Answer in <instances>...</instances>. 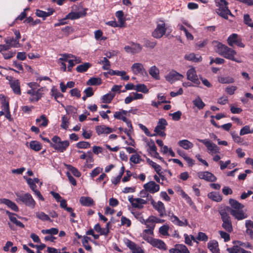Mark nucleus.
Returning a JSON list of instances; mask_svg holds the SVG:
<instances>
[{
	"mask_svg": "<svg viewBox=\"0 0 253 253\" xmlns=\"http://www.w3.org/2000/svg\"><path fill=\"white\" fill-rule=\"evenodd\" d=\"M208 236L204 232H199L196 239L200 241L206 242L208 240Z\"/></svg>",
	"mask_w": 253,
	"mask_h": 253,
	"instance_id": "0e129e2a",
	"label": "nucleus"
},
{
	"mask_svg": "<svg viewBox=\"0 0 253 253\" xmlns=\"http://www.w3.org/2000/svg\"><path fill=\"white\" fill-rule=\"evenodd\" d=\"M229 253H252L250 251H246L238 245H234L231 248L227 249Z\"/></svg>",
	"mask_w": 253,
	"mask_h": 253,
	"instance_id": "a878e982",
	"label": "nucleus"
},
{
	"mask_svg": "<svg viewBox=\"0 0 253 253\" xmlns=\"http://www.w3.org/2000/svg\"><path fill=\"white\" fill-rule=\"evenodd\" d=\"M175 247L177 248L179 253H190L186 246L182 244H176Z\"/></svg>",
	"mask_w": 253,
	"mask_h": 253,
	"instance_id": "bf43d9fd",
	"label": "nucleus"
},
{
	"mask_svg": "<svg viewBox=\"0 0 253 253\" xmlns=\"http://www.w3.org/2000/svg\"><path fill=\"white\" fill-rule=\"evenodd\" d=\"M130 161L134 164H139L143 160L141 158V157L138 154L132 155L129 159Z\"/></svg>",
	"mask_w": 253,
	"mask_h": 253,
	"instance_id": "5fc2aeb1",
	"label": "nucleus"
},
{
	"mask_svg": "<svg viewBox=\"0 0 253 253\" xmlns=\"http://www.w3.org/2000/svg\"><path fill=\"white\" fill-rule=\"evenodd\" d=\"M208 197L213 201L220 202L222 200L221 196L218 193L211 192L208 194Z\"/></svg>",
	"mask_w": 253,
	"mask_h": 253,
	"instance_id": "a19ab883",
	"label": "nucleus"
},
{
	"mask_svg": "<svg viewBox=\"0 0 253 253\" xmlns=\"http://www.w3.org/2000/svg\"><path fill=\"white\" fill-rule=\"evenodd\" d=\"M185 59L187 60L195 62H199L202 60L201 56L196 57L194 53H190L185 55Z\"/></svg>",
	"mask_w": 253,
	"mask_h": 253,
	"instance_id": "79ce46f5",
	"label": "nucleus"
},
{
	"mask_svg": "<svg viewBox=\"0 0 253 253\" xmlns=\"http://www.w3.org/2000/svg\"><path fill=\"white\" fill-rule=\"evenodd\" d=\"M52 143H51V147L60 153L66 151L70 145L68 140L61 141L60 137L57 135L54 136L52 137Z\"/></svg>",
	"mask_w": 253,
	"mask_h": 253,
	"instance_id": "7ed1b4c3",
	"label": "nucleus"
},
{
	"mask_svg": "<svg viewBox=\"0 0 253 253\" xmlns=\"http://www.w3.org/2000/svg\"><path fill=\"white\" fill-rule=\"evenodd\" d=\"M198 140L199 142L203 143L211 153L215 154L219 153V147L215 144L213 143L212 142H211L210 140L208 139H198Z\"/></svg>",
	"mask_w": 253,
	"mask_h": 253,
	"instance_id": "1a4fd4ad",
	"label": "nucleus"
},
{
	"mask_svg": "<svg viewBox=\"0 0 253 253\" xmlns=\"http://www.w3.org/2000/svg\"><path fill=\"white\" fill-rule=\"evenodd\" d=\"M0 100L1 101L2 110L5 112L9 111V101L6 99L4 95L2 94H0Z\"/></svg>",
	"mask_w": 253,
	"mask_h": 253,
	"instance_id": "c85d7f7f",
	"label": "nucleus"
},
{
	"mask_svg": "<svg viewBox=\"0 0 253 253\" xmlns=\"http://www.w3.org/2000/svg\"><path fill=\"white\" fill-rule=\"evenodd\" d=\"M221 216V219L223 222L222 224V228L227 232L231 233L233 231V226L231 218L229 214L225 209H222L219 211Z\"/></svg>",
	"mask_w": 253,
	"mask_h": 253,
	"instance_id": "39448f33",
	"label": "nucleus"
},
{
	"mask_svg": "<svg viewBox=\"0 0 253 253\" xmlns=\"http://www.w3.org/2000/svg\"><path fill=\"white\" fill-rule=\"evenodd\" d=\"M51 95L54 96V99L58 102L57 99L59 97H63V95L60 93L57 89L55 88L54 87H53L51 89Z\"/></svg>",
	"mask_w": 253,
	"mask_h": 253,
	"instance_id": "864d4df0",
	"label": "nucleus"
},
{
	"mask_svg": "<svg viewBox=\"0 0 253 253\" xmlns=\"http://www.w3.org/2000/svg\"><path fill=\"white\" fill-rule=\"evenodd\" d=\"M216 12L219 16L225 19H228V15L233 16L227 6H219V8L216 9Z\"/></svg>",
	"mask_w": 253,
	"mask_h": 253,
	"instance_id": "f3484780",
	"label": "nucleus"
},
{
	"mask_svg": "<svg viewBox=\"0 0 253 253\" xmlns=\"http://www.w3.org/2000/svg\"><path fill=\"white\" fill-rule=\"evenodd\" d=\"M169 229V227L168 225H164L162 226H161L159 228V232L161 234L166 236L168 235V231Z\"/></svg>",
	"mask_w": 253,
	"mask_h": 253,
	"instance_id": "774afa93",
	"label": "nucleus"
},
{
	"mask_svg": "<svg viewBox=\"0 0 253 253\" xmlns=\"http://www.w3.org/2000/svg\"><path fill=\"white\" fill-rule=\"evenodd\" d=\"M36 216L37 218H39L40 219L43 221H52V220L50 218L49 216L43 212H37L36 213Z\"/></svg>",
	"mask_w": 253,
	"mask_h": 253,
	"instance_id": "37998d69",
	"label": "nucleus"
},
{
	"mask_svg": "<svg viewBox=\"0 0 253 253\" xmlns=\"http://www.w3.org/2000/svg\"><path fill=\"white\" fill-rule=\"evenodd\" d=\"M16 54V51H9L7 52H5L4 53H2V56L4 59L7 60L10 59L15 56Z\"/></svg>",
	"mask_w": 253,
	"mask_h": 253,
	"instance_id": "338daca9",
	"label": "nucleus"
},
{
	"mask_svg": "<svg viewBox=\"0 0 253 253\" xmlns=\"http://www.w3.org/2000/svg\"><path fill=\"white\" fill-rule=\"evenodd\" d=\"M29 147L31 149L36 152L39 151L42 149L41 143L36 140L31 141L30 142Z\"/></svg>",
	"mask_w": 253,
	"mask_h": 253,
	"instance_id": "473e14b6",
	"label": "nucleus"
},
{
	"mask_svg": "<svg viewBox=\"0 0 253 253\" xmlns=\"http://www.w3.org/2000/svg\"><path fill=\"white\" fill-rule=\"evenodd\" d=\"M144 188L146 191L151 193H155L160 190L159 185L156 184L154 181H151L144 185Z\"/></svg>",
	"mask_w": 253,
	"mask_h": 253,
	"instance_id": "ddd939ff",
	"label": "nucleus"
},
{
	"mask_svg": "<svg viewBox=\"0 0 253 253\" xmlns=\"http://www.w3.org/2000/svg\"><path fill=\"white\" fill-rule=\"evenodd\" d=\"M80 202L82 205L86 207H90L94 205L93 199L89 197H82L80 198Z\"/></svg>",
	"mask_w": 253,
	"mask_h": 253,
	"instance_id": "cd10ccee",
	"label": "nucleus"
},
{
	"mask_svg": "<svg viewBox=\"0 0 253 253\" xmlns=\"http://www.w3.org/2000/svg\"><path fill=\"white\" fill-rule=\"evenodd\" d=\"M28 86L30 88L27 91L30 95L29 100L30 102H38L44 94V91L47 90L45 87H41L40 84L36 82H30L28 84Z\"/></svg>",
	"mask_w": 253,
	"mask_h": 253,
	"instance_id": "f257e3e1",
	"label": "nucleus"
},
{
	"mask_svg": "<svg viewBox=\"0 0 253 253\" xmlns=\"http://www.w3.org/2000/svg\"><path fill=\"white\" fill-rule=\"evenodd\" d=\"M218 81L221 84H231L233 83L235 80L231 77L220 76L218 78Z\"/></svg>",
	"mask_w": 253,
	"mask_h": 253,
	"instance_id": "f704fd0d",
	"label": "nucleus"
},
{
	"mask_svg": "<svg viewBox=\"0 0 253 253\" xmlns=\"http://www.w3.org/2000/svg\"><path fill=\"white\" fill-rule=\"evenodd\" d=\"M167 125L168 123L165 119H160L157 126L155 127L154 130H165Z\"/></svg>",
	"mask_w": 253,
	"mask_h": 253,
	"instance_id": "7c9ffc66",
	"label": "nucleus"
},
{
	"mask_svg": "<svg viewBox=\"0 0 253 253\" xmlns=\"http://www.w3.org/2000/svg\"><path fill=\"white\" fill-rule=\"evenodd\" d=\"M155 227V224H152V225H147L146 227L148 228L147 229H145L143 231V236L144 235L146 237V238H149L148 237H147L146 234H149L151 235H153V231L154 229V228Z\"/></svg>",
	"mask_w": 253,
	"mask_h": 253,
	"instance_id": "8fccbe9b",
	"label": "nucleus"
},
{
	"mask_svg": "<svg viewBox=\"0 0 253 253\" xmlns=\"http://www.w3.org/2000/svg\"><path fill=\"white\" fill-rule=\"evenodd\" d=\"M147 163H148L150 166H151L155 169L156 172L160 174V172L161 171L162 168L161 167L157 164L156 163L154 162L153 161L150 160V159L148 158H146Z\"/></svg>",
	"mask_w": 253,
	"mask_h": 253,
	"instance_id": "ea45409f",
	"label": "nucleus"
},
{
	"mask_svg": "<svg viewBox=\"0 0 253 253\" xmlns=\"http://www.w3.org/2000/svg\"><path fill=\"white\" fill-rule=\"evenodd\" d=\"M244 22L245 24L253 28V22L248 14H246L244 15Z\"/></svg>",
	"mask_w": 253,
	"mask_h": 253,
	"instance_id": "680f3d73",
	"label": "nucleus"
},
{
	"mask_svg": "<svg viewBox=\"0 0 253 253\" xmlns=\"http://www.w3.org/2000/svg\"><path fill=\"white\" fill-rule=\"evenodd\" d=\"M5 43L9 44L12 47H17L19 44V41H17L13 37H8L4 39Z\"/></svg>",
	"mask_w": 253,
	"mask_h": 253,
	"instance_id": "c9c22d12",
	"label": "nucleus"
},
{
	"mask_svg": "<svg viewBox=\"0 0 253 253\" xmlns=\"http://www.w3.org/2000/svg\"><path fill=\"white\" fill-rule=\"evenodd\" d=\"M66 168L68 169H69L70 171H71L72 173V174L78 177H79L81 175V173L79 171V170L76 168L75 167H74L73 166L70 165H66Z\"/></svg>",
	"mask_w": 253,
	"mask_h": 253,
	"instance_id": "49530a36",
	"label": "nucleus"
},
{
	"mask_svg": "<svg viewBox=\"0 0 253 253\" xmlns=\"http://www.w3.org/2000/svg\"><path fill=\"white\" fill-rule=\"evenodd\" d=\"M135 90L137 91L142 92L144 93H147L149 92V89L144 84H138L135 86Z\"/></svg>",
	"mask_w": 253,
	"mask_h": 253,
	"instance_id": "3c124183",
	"label": "nucleus"
},
{
	"mask_svg": "<svg viewBox=\"0 0 253 253\" xmlns=\"http://www.w3.org/2000/svg\"><path fill=\"white\" fill-rule=\"evenodd\" d=\"M143 239L150 243L154 247L158 248L162 250H166L167 249V245L165 242L160 239H155L153 238H146L145 236H143Z\"/></svg>",
	"mask_w": 253,
	"mask_h": 253,
	"instance_id": "0eeeda50",
	"label": "nucleus"
},
{
	"mask_svg": "<svg viewBox=\"0 0 253 253\" xmlns=\"http://www.w3.org/2000/svg\"><path fill=\"white\" fill-rule=\"evenodd\" d=\"M6 79L9 82V85L13 92L17 95H21L20 83L18 80H13L12 77H7Z\"/></svg>",
	"mask_w": 253,
	"mask_h": 253,
	"instance_id": "6e6552de",
	"label": "nucleus"
},
{
	"mask_svg": "<svg viewBox=\"0 0 253 253\" xmlns=\"http://www.w3.org/2000/svg\"><path fill=\"white\" fill-rule=\"evenodd\" d=\"M91 66V65L89 63H85L77 66L76 70L79 73H84L86 72Z\"/></svg>",
	"mask_w": 253,
	"mask_h": 253,
	"instance_id": "e433bc0d",
	"label": "nucleus"
},
{
	"mask_svg": "<svg viewBox=\"0 0 253 253\" xmlns=\"http://www.w3.org/2000/svg\"><path fill=\"white\" fill-rule=\"evenodd\" d=\"M6 214L8 215L10 220L17 226L21 228H24V225L20 221L18 220L15 216H14V215H17L16 214L11 212L8 211H6Z\"/></svg>",
	"mask_w": 253,
	"mask_h": 253,
	"instance_id": "b1692460",
	"label": "nucleus"
},
{
	"mask_svg": "<svg viewBox=\"0 0 253 253\" xmlns=\"http://www.w3.org/2000/svg\"><path fill=\"white\" fill-rule=\"evenodd\" d=\"M178 144L179 146L185 150H188L193 147V144L187 139H183L179 141Z\"/></svg>",
	"mask_w": 253,
	"mask_h": 253,
	"instance_id": "c756f323",
	"label": "nucleus"
},
{
	"mask_svg": "<svg viewBox=\"0 0 253 253\" xmlns=\"http://www.w3.org/2000/svg\"><path fill=\"white\" fill-rule=\"evenodd\" d=\"M167 28L163 20L159 19L156 22V27L152 33V36L154 38L159 39L166 33Z\"/></svg>",
	"mask_w": 253,
	"mask_h": 253,
	"instance_id": "20e7f679",
	"label": "nucleus"
},
{
	"mask_svg": "<svg viewBox=\"0 0 253 253\" xmlns=\"http://www.w3.org/2000/svg\"><path fill=\"white\" fill-rule=\"evenodd\" d=\"M183 76L175 71L170 72L166 76V79L171 84L176 81L180 80Z\"/></svg>",
	"mask_w": 253,
	"mask_h": 253,
	"instance_id": "4468645a",
	"label": "nucleus"
},
{
	"mask_svg": "<svg viewBox=\"0 0 253 253\" xmlns=\"http://www.w3.org/2000/svg\"><path fill=\"white\" fill-rule=\"evenodd\" d=\"M77 147L80 149H86L90 147V144L88 142L80 141L77 144Z\"/></svg>",
	"mask_w": 253,
	"mask_h": 253,
	"instance_id": "69168bd1",
	"label": "nucleus"
},
{
	"mask_svg": "<svg viewBox=\"0 0 253 253\" xmlns=\"http://www.w3.org/2000/svg\"><path fill=\"white\" fill-rule=\"evenodd\" d=\"M253 129H251L249 126H245L240 130V135H243L249 133H253Z\"/></svg>",
	"mask_w": 253,
	"mask_h": 253,
	"instance_id": "13d9d810",
	"label": "nucleus"
},
{
	"mask_svg": "<svg viewBox=\"0 0 253 253\" xmlns=\"http://www.w3.org/2000/svg\"><path fill=\"white\" fill-rule=\"evenodd\" d=\"M157 44L156 41H152L149 40H146L144 41V46L150 48H153Z\"/></svg>",
	"mask_w": 253,
	"mask_h": 253,
	"instance_id": "e2e57ef3",
	"label": "nucleus"
},
{
	"mask_svg": "<svg viewBox=\"0 0 253 253\" xmlns=\"http://www.w3.org/2000/svg\"><path fill=\"white\" fill-rule=\"evenodd\" d=\"M86 15V9L79 12H71L67 15L66 19H77Z\"/></svg>",
	"mask_w": 253,
	"mask_h": 253,
	"instance_id": "5701e85b",
	"label": "nucleus"
},
{
	"mask_svg": "<svg viewBox=\"0 0 253 253\" xmlns=\"http://www.w3.org/2000/svg\"><path fill=\"white\" fill-rule=\"evenodd\" d=\"M193 103L199 110L202 109L205 106L204 102L199 96L193 101Z\"/></svg>",
	"mask_w": 253,
	"mask_h": 253,
	"instance_id": "c03bdc74",
	"label": "nucleus"
},
{
	"mask_svg": "<svg viewBox=\"0 0 253 253\" xmlns=\"http://www.w3.org/2000/svg\"><path fill=\"white\" fill-rule=\"evenodd\" d=\"M228 45L230 46H233L234 45L240 47H244L245 44L242 42V39L240 37L235 33L230 35L227 40Z\"/></svg>",
	"mask_w": 253,
	"mask_h": 253,
	"instance_id": "423d86ee",
	"label": "nucleus"
},
{
	"mask_svg": "<svg viewBox=\"0 0 253 253\" xmlns=\"http://www.w3.org/2000/svg\"><path fill=\"white\" fill-rule=\"evenodd\" d=\"M230 214L238 220H242L247 217V214L241 210H230Z\"/></svg>",
	"mask_w": 253,
	"mask_h": 253,
	"instance_id": "a211bd4d",
	"label": "nucleus"
},
{
	"mask_svg": "<svg viewBox=\"0 0 253 253\" xmlns=\"http://www.w3.org/2000/svg\"><path fill=\"white\" fill-rule=\"evenodd\" d=\"M214 50L220 55L222 56L227 45L217 41H213L212 42Z\"/></svg>",
	"mask_w": 253,
	"mask_h": 253,
	"instance_id": "6ab92c4d",
	"label": "nucleus"
},
{
	"mask_svg": "<svg viewBox=\"0 0 253 253\" xmlns=\"http://www.w3.org/2000/svg\"><path fill=\"white\" fill-rule=\"evenodd\" d=\"M42 121V123L40 124V126L46 127L48 125V120L46 118L45 115H42L40 118H37L36 120V122L37 123H39L41 121Z\"/></svg>",
	"mask_w": 253,
	"mask_h": 253,
	"instance_id": "4c0bfd02",
	"label": "nucleus"
},
{
	"mask_svg": "<svg viewBox=\"0 0 253 253\" xmlns=\"http://www.w3.org/2000/svg\"><path fill=\"white\" fill-rule=\"evenodd\" d=\"M58 229L56 228H51L48 229H42L41 232L43 234H50V235H56L58 233Z\"/></svg>",
	"mask_w": 253,
	"mask_h": 253,
	"instance_id": "09e8293b",
	"label": "nucleus"
},
{
	"mask_svg": "<svg viewBox=\"0 0 253 253\" xmlns=\"http://www.w3.org/2000/svg\"><path fill=\"white\" fill-rule=\"evenodd\" d=\"M152 206L159 213L160 217H163L166 214L165 205L161 201H158L156 203L155 201H153Z\"/></svg>",
	"mask_w": 253,
	"mask_h": 253,
	"instance_id": "2eb2a0df",
	"label": "nucleus"
},
{
	"mask_svg": "<svg viewBox=\"0 0 253 253\" xmlns=\"http://www.w3.org/2000/svg\"><path fill=\"white\" fill-rule=\"evenodd\" d=\"M170 216V220L175 225L179 226H185L188 225V221L185 219L184 221H181L178 217L172 213L171 215H169Z\"/></svg>",
	"mask_w": 253,
	"mask_h": 253,
	"instance_id": "393cba45",
	"label": "nucleus"
},
{
	"mask_svg": "<svg viewBox=\"0 0 253 253\" xmlns=\"http://www.w3.org/2000/svg\"><path fill=\"white\" fill-rule=\"evenodd\" d=\"M229 202L232 208V210H239L242 209L244 207L243 205L234 199H230Z\"/></svg>",
	"mask_w": 253,
	"mask_h": 253,
	"instance_id": "2f4dec72",
	"label": "nucleus"
},
{
	"mask_svg": "<svg viewBox=\"0 0 253 253\" xmlns=\"http://www.w3.org/2000/svg\"><path fill=\"white\" fill-rule=\"evenodd\" d=\"M236 54L237 52L235 50L227 46L226 47H225V49L223 52L222 56L236 62L241 63V61L240 60L237 59L235 57V55H236Z\"/></svg>",
	"mask_w": 253,
	"mask_h": 253,
	"instance_id": "9d476101",
	"label": "nucleus"
},
{
	"mask_svg": "<svg viewBox=\"0 0 253 253\" xmlns=\"http://www.w3.org/2000/svg\"><path fill=\"white\" fill-rule=\"evenodd\" d=\"M115 93H108L102 97V101L104 103H110L115 96Z\"/></svg>",
	"mask_w": 253,
	"mask_h": 253,
	"instance_id": "72a5a7b5",
	"label": "nucleus"
},
{
	"mask_svg": "<svg viewBox=\"0 0 253 253\" xmlns=\"http://www.w3.org/2000/svg\"><path fill=\"white\" fill-rule=\"evenodd\" d=\"M98 63L103 65L102 68L103 70H108L110 69L111 66L110 62L107 57H104L102 60L98 62Z\"/></svg>",
	"mask_w": 253,
	"mask_h": 253,
	"instance_id": "a18cd8bd",
	"label": "nucleus"
},
{
	"mask_svg": "<svg viewBox=\"0 0 253 253\" xmlns=\"http://www.w3.org/2000/svg\"><path fill=\"white\" fill-rule=\"evenodd\" d=\"M54 11V10L52 8H48L47 12L44 11L40 9H37L35 12V14L39 17L42 18L43 20H44L47 17H48L53 14Z\"/></svg>",
	"mask_w": 253,
	"mask_h": 253,
	"instance_id": "412c9836",
	"label": "nucleus"
},
{
	"mask_svg": "<svg viewBox=\"0 0 253 253\" xmlns=\"http://www.w3.org/2000/svg\"><path fill=\"white\" fill-rule=\"evenodd\" d=\"M16 201L19 203H22L31 209L35 208L36 203L32 195L28 193H16Z\"/></svg>",
	"mask_w": 253,
	"mask_h": 253,
	"instance_id": "f03ea898",
	"label": "nucleus"
},
{
	"mask_svg": "<svg viewBox=\"0 0 253 253\" xmlns=\"http://www.w3.org/2000/svg\"><path fill=\"white\" fill-rule=\"evenodd\" d=\"M131 71L135 75H138L139 74H146V71L144 69L142 64L140 63H134L131 67Z\"/></svg>",
	"mask_w": 253,
	"mask_h": 253,
	"instance_id": "dca6fc26",
	"label": "nucleus"
},
{
	"mask_svg": "<svg viewBox=\"0 0 253 253\" xmlns=\"http://www.w3.org/2000/svg\"><path fill=\"white\" fill-rule=\"evenodd\" d=\"M198 176L200 179L210 182H214L217 179L212 173L208 171H200L198 173Z\"/></svg>",
	"mask_w": 253,
	"mask_h": 253,
	"instance_id": "f8f14e48",
	"label": "nucleus"
},
{
	"mask_svg": "<svg viewBox=\"0 0 253 253\" xmlns=\"http://www.w3.org/2000/svg\"><path fill=\"white\" fill-rule=\"evenodd\" d=\"M0 203L6 205L8 208L12 211L17 212L19 211V208L16 204L7 199H0Z\"/></svg>",
	"mask_w": 253,
	"mask_h": 253,
	"instance_id": "4be33fe9",
	"label": "nucleus"
},
{
	"mask_svg": "<svg viewBox=\"0 0 253 253\" xmlns=\"http://www.w3.org/2000/svg\"><path fill=\"white\" fill-rule=\"evenodd\" d=\"M29 246L33 248H36L37 249V253H42V252H40V251H42L43 250L45 247L46 245L44 244H41L40 245H34V244L30 243L29 244Z\"/></svg>",
	"mask_w": 253,
	"mask_h": 253,
	"instance_id": "052dcab7",
	"label": "nucleus"
},
{
	"mask_svg": "<svg viewBox=\"0 0 253 253\" xmlns=\"http://www.w3.org/2000/svg\"><path fill=\"white\" fill-rule=\"evenodd\" d=\"M149 74L154 78L158 79L159 78V70L156 66L150 68L149 71Z\"/></svg>",
	"mask_w": 253,
	"mask_h": 253,
	"instance_id": "58836bf2",
	"label": "nucleus"
},
{
	"mask_svg": "<svg viewBox=\"0 0 253 253\" xmlns=\"http://www.w3.org/2000/svg\"><path fill=\"white\" fill-rule=\"evenodd\" d=\"M187 78L188 80L195 84L196 86H198L200 84V82L197 75L196 71L194 68H191L187 71Z\"/></svg>",
	"mask_w": 253,
	"mask_h": 253,
	"instance_id": "9b49d317",
	"label": "nucleus"
},
{
	"mask_svg": "<svg viewBox=\"0 0 253 253\" xmlns=\"http://www.w3.org/2000/svg\"><path fill=\"white\" fill-rule=\"evenodd\" d=\"M208 248L212 253H219L218 244L216 240L210 241L208 243Z\"/></svg>",
	"mask_w": 253,
	"mask_h": 253,
	"instance_id": "bb28decb",
	"label": "nucleus"
},
{
	"mask_svg": "<svg viewBox=\"0 0 253 253\" xmlns=\"http://www.w3.org/2000/svg\"><path fill=\"white\" fill-rule=\"evenodd\" d=\"M96 133L98 135L102 134H109L114 131L112 128L106 126H97L95 127Z\"/></svg>",
	"mask_w": 253,
	"mask_h": 253,
	"instance_id": "aec40b11",
	"label": "nucleus"
},
{
	"mask_svg": "<svg viewBox=\"0 0 253 253\" xmlns=\"http://www.w3.org/2000/svg\"><path fill=\"white\" fill-rule=\"evenodd\" d=\"M101 84V79L97 78H91L86 82L87 85H96Z\"/></svg>",
	"mask_w": 253,
	"mask_h": 253,
	"instance_id": "603ef678",
	"label": "nucleus"
},
{
	"mask_svg": "<svg viewBox=\"0 0 253 253\" xmlns=\"http://www.w3.org/2000/svg\"><path fill=\"white\" fill-rule=\"evenodd\" d=\"M69 120V119L67 116H63L61 119V127L67 129L68 128Z\"/></svg>",
	"mask_w": 253,
	"mask_h": 253,
	"instance_id": "4d7b16f0",
	"label": "nucleus"
},
{
	"mask_svg": "<svg viewBox=\"0 0 253 253\" xmlns=\"http://www.w3.org/2000/svg\"><path fill=\"white\" fill-rule=\"evenodd\" d=\"M91 239L90 237H87L86 236H83V239L82 240V244L84 246V247L85 248V250L89 251H92L91 247L88 245V242L89 240H90Z\"/></svg>",
	"mask_w": 253,
	"mask_h": 253,
	"instance_id": "de8ad7c7",
	"label": "nucleus"
},
{
	"mask_svg": "<svg viewBox=\"0 0 253 253\" xmlns=\"http://www.w3.org/2000/svg\"><path fill=\"white\" fill-rule=\"evenodd\" d=\"M131 46L133 51L132 54H133L140 52L142 49V46L140 44L137 43L133 42L131 44Z\"/></svg>",
	"mask_w": 253,
	"mask_h": 253,
	"instance_id": "6e6d98bb",
	"label": "nucleus"
}]
</instances>
